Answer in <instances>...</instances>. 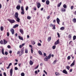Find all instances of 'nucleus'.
Returning <instances> with one entry per match:
<instances>
[{"label":"nucleus","instance_id":"nucleus-1","mask_svg":"<svg viewBox=\"0 0 76 76\" xmlns=\"http://www.w3.org/2000/svg\"><path fill=\"white\" fill-rule=\"evenodd\" d=\"M18 16L19 14H18V12H16L15 15V19L18 22H20V19L19 18Z\"/></svg>","mask_w":76,"mask_h":76},{"label":"nucleus","instance_id":"nucleus-2","mask_svg":"<svg viewBox=\"0 0 76 76\" xmlns=\"http://www.w3.org/2000/svg\"><path fill=\"white\" fill-rule=\"evenodd\" d=\"M7 41L5 39H4L3 41L2 40H1L0 41V43L1 44L5 45V44H6L7 43Z\"/></svg>","mask_w":76,"mask_h":76},{"label":"nucleus","instance_id":"nucleus-3","mask_svg":"<svg viewBox=\"0 0 76 76\" xmlns=\"http://www.w3.org/2000/svg\"><path fill=\"white\" fill-rule=\"evenodd\" d=\"M7 20L10 22L11 23H15V20H14L13 19H7Z\"/></svg>","mask_w":76,"mask_h":76},{"label":"nucleus","instance_id":"nucleus-4","mask_svg":"<svg viewBox=\"0 0 76 76\" xmlns=\"http://www.w3.org/2000/svg\"><path fill=\"white\" fill-rule=\"evenodd\" d=\"M21 10L22 12H21V15H24L25 14V11H24V9H23V6L21 7Z\"/></svg>","mask_w":76,"mask_h":76},{"label":"nucleus","instance_id":"nucleus-5","mask_svg":"<svg viewBox=\"0 0 76 76\" xmlns=\"http://www.w3.org/2000/svg\"><path fill=\"white\" fill-rule=\"evenodd\" d=\"M20 52L21 53H20L19 54L20 57V56H22V54H23L24 53V48H22Z\"/></svg>","mask_w":76,"mask_h":76},{"label":"nucleus","instance_id":"nucleus-6","mask_svg":"<svg viewBox=\"0 0 76 76\" xmlns=\"http://www.w3.org/2000/svg\"><path fill=\"white\" fill-rule=\"evenodd\" d=\"M10 75L11 76H12V75L13 74V69L11 68L10 69Z\"/></svg>","mask_w":76,"mask_h":76},{"label":"nucleus","instance_id":"nucleus-7","mask_svg":"<svg viewBox=\"0 0 76 76\" xmlns=\"http://www.w3.org/2000/svg\"><path fill=\"white\" fill-rule=\"evenodd\" d=\"M59 40V39H58L54 43L55 45H58V44L60 43Z\"/></svg>","mask_w":76,"mask_h":76},{"label":"nucleus","instance_id":"nucleus-8","mask_svg":"<svg viewBox=\"0 0 76 76\" xmlns=\"http://www.w3.org/2000/svg\"><path fill=\"white\" fill-rule=\"evenodd\" d=\"M37 8L38 9L39 8V7H41V4H40V3H38V2L37 3Z\"/></svg>","mask_w":76,"mask_h":76},{"label":"nucleus","instance_id":"nucleus-9","mask_svg":"<svg viewBox=\"0 0 76 76\" xmlns=\"http://www.w3.org/2000/svg\"><path fill=\"white\" fill-rule=\"evenodd\" d=\"M48 59H49V58L48 57V56H46V58L44 59V60L45 61H48Z\"/></svg>","mask_w":76,"mask_h":76},{"label":"nucleus","instance_id":"nucleus-10","mask_svg":"<svg viewBox=\"0 0 76 76\" xmlns=\"http://www.w3.org/2000/svg\"><path fill=\"white\" fill-rule=\"evenodd\" d=\"M56 21L57 23L59 25H60V19L58 18H57L56 19Z\"/></svg>","mask_w":76,"mask_h":76},{"label":"nucleus","instance_id":"nucleus-11","mask_svg":"<svg viewBox=\"0 0 76 76\" xmlns=\"http://www.w3.org/2000/svg\"><path fill=\"white\" fill-rule=\"evenodd\" d=\"M17 10H19L20 9V6L19 5H18L16 7Z\"/></svg>","mask_w":76,"mask_h":76},{"label":"nucleus","instance_id":"nucleus-12","mask_svg":"<svg viewBox=\"0 0 76 76\" xmlns=\"http://www.w3.org/2000/svg\"><path fill=\"white\" fill-rule=\"evenodd\" d=\"M11 32H12V35H13V34H14V33H15V30H14V29L13 28H11Z\"/></svg>","mask_w":76,"mask_h":76},{"label":"nucleus","instance_id":"nucleus-13","mask_svg":"<svg viewBox=\"0 0 76 76\" xmlns=\"http://www.w3.org/2000/svg\"><path fill=\"white\" fill-rule=\"evenodd\" d=\"M18 38L19 39L22 40V41H23V37H21V36H18Z\"/></svg>","mask_w":76,"mask_h":76},{"label":"nucleus","instance_id":"nucleus-14","mask_svg":"<svg viewBox=\"0 0 76 76\" xmlns=\"http://www.w3.org/2000/svg\"><path fill=\"white\" fill-rule=\"evenodd\" d=\"M75 60H74L72 63L70 65L71 67H72V66H74L75 65Z\"/></svg>","mask_w":76,"mask_h":76},{"label":"nucleus","instance_id":"nucleus-15","mask_svg":"<svg viewBox=\"0 0 76 76\" xmlns=\"http://www.w3.org/2000/svg\"><path fill=\"white\" fill-rule=\"evenodd\" d=\"M63 72L65 74H67V72L66 71V69H64L63 71Z\"/></svg>","mask_w":76,"mask_h":76},{"label":"nucleus","instance_id":"nucleus-16","mask_svg":"<svg viewBox=\"0 0 76 76\" xmlns=\"http://www.w3.org/2000/svg\"><path fill=\"white\" fill-rule=\"evenodd\" d=\"M19 26V25L15 24L14 26H13V28H16Z\"/></svg>","mask_w":76,"mask_h":76},{"label":"nucleus","instance_id":"nucleus-17","mask_svg":"<svg viewBox=\"0 0 76 76\" xmlns=\"http://www.w3.org/2000/svg\"><path fill=\"white\" fill-rule=\"evenodd\" d=\"M20 32L22 34H23V30L21 29H20Z\"/></svg>","mask_w":76,"mask_h":76},{"label":"nucleus","instance_id":"nucleus-18","mask_svg":"<svg viewBox=\"0 0 76 76\" xmlns=\"http://www.w3.org/2000/svg\"><path fill=\"white\" fill-rule=\"evenodd\" d=\"M46 3L47 5H48L50 4V1L48 0H47L46 2Z\"/></svg>","mask_w":76,"mask_h":76},{"label":"nucleus","instance_id":"nucleus-19","mask_svg":"<svg viewBox=\"0 0 76 76\" xmlns=\"http://www.w3.org/2000/svg\"><path fill=\"white\" fill-rule=\"evenodd\" d=\"M61 12H66V9H64V8H62L61 10Z\"/></svg>","mask_w":76,"mask_h":76},{"label":"nucleus","instance_id":"nucleus-20","mask_svg":"<svg viewBox=\"0 0 76 76\" xmlns=\"http://www.w3.org/2000/svg\"><path fill=\"white\" fill-rule=\"evenodd\" d=\"M1 53H2V54H3V55H5L4 53V48H2V49Z\"/></svg>","mask_w":76,"mask_h":76},{"label":"nucleus","instance_id":"nucleus-21","mask_svg":"<svg viewBox=\"0 0 76 76\" xmlns=\"http://www.w3.org/2000/svg\"><path fill=\"white\" fill-rule=\"evenodd\" d=\"M61 2L59 3V4H58L57 5V7H60V6H61Z\"/></svg>","mask_w":76,"mask_h":76},{"label":"nucleus","instance_id":"nucleus-22","mask_svg":"<svg viewBox=\"0 0 76 76\" xmlns=\"http://www.w3.org/2000/svg\"><path fill=\"white\" fill-rule=\"evenodd\" d=\"M31 42L32 44L33 45H34V44H35V41H31Z\"/></svg>","mask_w":76,"mask_h":76},{"label":"nucleus","instance_id":"nucleus-23","mask_svg":"<svg viewBox=\"0 0 76 76\" xmlns=\"http://www.w3.org/2000/svg\"><path fill=\"white\" fill-rule=\"evenodd\" d=\"M51 53H50L48 57L49 59H50L51 58Z\"/></svg>","mask_w":76,"mask_h":76},{"label":"nucleus","instance_id":"nucleus-24","mask_svg":"<svg viewBox=\"0 0 76 76\" xmlns=\"http://www.w3.org/2000/svg\"><path fill=\"white\" fill-rule=\"evenodd\" d=\"M29 64L30 65H32L33 64V62L32 61H30L29 62Z\"/></svg>","mask_w":76,"mask_h":76},{"label":"nucleus","instance_id":"nucleus-25","mask_svg":"<svg viewBox=\"0 0 76 76\" xmlns=\"http://www.w3.org/2000/svg\"><path fill=\"white\" fill-rule=\"evenodd\" d=\"M0 29L1 31H3V29H4V28L3 27V26H1V27Z\"/></svg>","mask_w":76,"mask_h":76},{"label":"nucleus","instance_id":"nucleus-26","mask_svg":"<svg viewBox=\"0 0 76 76\" xmlns=\"http://www.w3.org/2000/svg\"><path fill=\"white\" fill-rule=\"evenodd\" d=\"M63 7L64 8V9H66V8H67V6L66 4H64L63 5Z\"/></svg>","mask_w":76,"mask_h":76},{"label":"nucleus","instance_id":"nucleus-27","mask_svg":"<svg viewBox=\"0 0 76 76\" xmlns=\"http://www.w3.org/2000/svg\"><path fill=\"white\" fill-rule=\"evenodd\" d=\"M51 39V37H48V41L49 42L50 41V40Z\"/></svg>","mask_w":76,"mask_h":76},{"label":"nucleus","instance_id":"nucleus-28","mask_svg":"<svg viewBox=\"0 0 76 76\" xmlns=\"http://www.w3.org/2000/svg\"><path fill=\"white\" fill-rule=\"evenodd\" d=\"M73 22L74 23H76V18H73V20H72Z\"/></svg>","mask_w":76,"mask_h":76},{"label":"nucleus","instance_id":"nucleus-29","mask_svg":"<svg viewBox=\"0 0 76 76\" xmlns=\"http://www.w3.org/2000/svg\"><path fill=\"white\" fill-rule=\"evenodd\" d=\"M66 69H68V70H69L70 69V66H66Z\"/></svg>","mask_w":76,"mask_h":76},{"label":"nucleus","instance_id":"nucleus-30","mask_svg":"<svg viewBox=\"0 0 76 76\" xmlns=\"http://www.w3.org/2000/svg\"><path fill=\"white\" fill-rule=\"evenodd\" d=\"M76 39V36L75 35L73 37V40H75Z\"/></svg>","mask_w":76,"mask_h":76},{"label":"nucleus","instance_id":"nucleus-31","mask_svg":"<svg viewBox=\"0 0 76 76\" xmlns=\"http://www.w3.org/2000/svg\"><path fill=\"white\" fill-rule=\"evenodd\" d=\"M64 27H61L60 28V30H64Z\"/></svg>","mask_w":76,"mask_h":76},{"label":"nucleus","instance_id":"nucleus-32","mask_svg":"<svg viewBox=\"0 0 76 76\" xmlns=\"http://www.w3.org/2000/svg\"><path fill=\"white\" fill-rule=\"evenodd\" d=\"M27 19H28V20H30L31 19V17L29 16H28L27 17Z\"/></svg>","mask_w":76,"mask_h":76},{"label":"nucleus","instance_id":"nucleus-33","mask_svg":"<svg viewBox=\"0 0 76 76\" xmlns=\"http://www.w3.org/2000/svg\"><path fill=\"white\" fill-rule=\"evenodd\" d=\"M68 38H69V39H71L72 38V35L71 34L69 35L68 36Z\"/></svg>","mask_w":76,"mask_h":76},{"label":"nucleus","instance_id":"nucleus-34","mask_svg":"<svg viewBox=\"0 0 76 76\" xmlns=\"http://www.w3.org/2000/svg\"><path fill=\"white\" fill-rule=\"evenodd\" d=\"M56 46L55 45H54L52 47V48L53 50H54L56 48Z\"/></svg>","mask_w":76,"mask_h":76},{"label":"nucleus","instance_id":"nucleus-35","mask_svg":"<svg viewBox=\"0 0 76 76\" xmlns=\"http://www.w3.org/2000/svg\"><path fill=\"white\" fill-rule=\"evenodd\" d=\"M25 53H28V49H26L25 51Z\"/></svg>","mask_w":76,"mask_h":76},{"label":"nucleus","instance_id":"nucleus-36","mask_svg":"<svg viewBox=\"0 0 76 76\" xmlns=\"http://www.w3.org/2000/svg\"><path fill=\"white\" fill-rule=\"evenodd\" d=\"M39 54L40 55H42V52L41 51H39Z\"/></svg>","mask_w":76,"mask_h":76},{"label":"nucleus","instance_id":"nucleus-37","mask_svg":"<svg viewBox=\"0 0 76 76\" xmlns=\"http://www.w3.org/2000/svg\"><path fill=\"white\" fill-rule=\"evenodd\" d=\"M21 76H25V74L23 73H22L21 74Z\"/></svg>","mask_w":76,"mask_h":76},{"label":"nucleus","instance_id":"nucleus-38","mask_svg":"<svg viewBox=\"0 0 76 76\" xmlns=\"http://www.w3.org/2000/svg\"><path fill=\"white\" fill-rule=\"evenodd\" d=\"M49 26L50 27H53V25L52 24H50L49 25Z\"/></svg>","mask_w":76,"mask_h":76},{"label":"nucleus","instance_id":"nucleus-39","mask_svg":"<svg viewBox=\"0 0 76 76\" xmlns=\"http://www.w3.org/2000/svg\"><path fill=\"white\" fill-rule=\"evenodd\" d=\"M52 29H56V25H53V27Z\"/></svg>","mask_w":76,"mask_h":76},{"label":"nucleus","instance_id":"nucleus-40","mask_svg":"<svg viewBox=\"0 0 76 76\" xmlns=\"http://www.w3.org/2000/svg\"><path fill=\"white\" fill-rule=\"evenodd\" d=\"M74 7V6H72L71 7V10H73V9Z\"/></svg>","mask_w":76,"mask_h":76},{"label":"nucleus","instance_id":"nucleus-41","mask_svg":"<svg viewBox=\"0 0 76 76\" xmlns=\"http://www.w3.org/2000/svg\"><path fill=\"white\" fill-rule=\"evenodd\" d=\"M5 54L7 56L8 55V53L7 51H5Z\"/></svg>","mask_w":76,"mask_h":76},{"label":"nucleus","instance_id":"nucleus-42","mask_svg":"<svg viewBox=\"0 0 76 76\" xmlns=\"http://www.w3.org/2000/svg\"><path fill=\"white\" fill-rule=\"evenodd\" d=\"M7 37H9V35H10V34H9V33L8 32H7Z\"/></svg>","mask_w":76,"mask_h":76},{"label":"nucleus","instance_id":"nucleus-43","mask_svg":"<svg viewBox=\"0 0 76 76\" xmlns=\"http://www.w3.org/2000/svg\"><path fill=\"white\" fill-rule=\"evenodd\" d=\"M28 6H26V10H28Z\"/></svg>","mask_w":76,"mask_h":76},{"label":"nucleus","instance_id":"nucleus-44","mask_svg":"<svg viewBox=\"0 0 76 76\" xmlns=\"http://www.w3.org/2000/svg\"><path fill=\"white\" fill-rule=\"evenodd\" d=\"M37 45L38 46H41V44L39 43H38Z\"/></svg>","mask_w":76,"mask_h":76},{"label":"nucleus","instance_id":"nucleus-45","mask_svg":"<svg viewBox=\"0 0 76 76\" xmlns=\"http://www.w3.org/2000/svg\"><path fill=\"white\" fill-rule=\"evenodd\" d=\"M55 75H59V73L57 72H55Z\"/></svg>","mask_w":76,"mask_h":76},{"label":"nucleus","instance_id":"nucleus-46","mask_svg":"<svg viewBox=\"0 0 76 76\" xmlns=\"http://www.w3.org/2000/svg\"><path fill=\"white\" fill-rule=\"evenodd\" d=\"M15 70H18V68L17 67H15Z\"/></svg>","mask_w":76,"mask_h":76},{"label":"nucleus","instance_id":"nucleus-47","mask_svg":"<svg viewBox=\"0 0 76 76\" xmlns=\"http://www.w3.org/2000/svg\"><path fill=\"white\" fill-rule=\"evenodd\" d=\"M67 59L68 60H70V56H68Z\"/></svg>","mask_w":76,"mask_h":76},{"label":"nucleus","instance_id":"nucleus-48","mask_svg":"<svg viewBox=\"0 0 76 76\" xmlns=\"http://www.w3.org/2000/svg\"><path fill=\"white\" fill-rule=\"evenodd\" d=\"M71 57H72V58L73 59H74V58H75V57H74V56H73L72 55H71Z\"/></svg>","mask_w":76,"mask_h":76},{"label":"nucleus","instance_id":"nucleus-49","mask_svg":"<svg viewBox=\"0 0 76 76\" xmlns=\"http://www.w3.org/2000/svg\"><path fill=\"white\" fill-rule=\"evenodd\" d=\"M57 35H58V38H60V34L58 33H57Z\"/></svg>","mask_w":76,"mask_h":76},{"label":"nucleus","instance_id":"nucleus-50","mask_svg":"<svg viewBox=\"0 0 76 76\" xmlns=\"http://www.w3.org/2000/svg\"><path fill=\"white\" fill-rule=\"evenodd\" d=\"M3 74H4V76H7V75H6V74L5 73V72H4L3 73Z\"/></svg>","mask_w":76,"mask_h":76},{"label":"nucleus","instance_id":"nucleus-51","mask_svg":"<svg viewBox=\"0 0 76 76\" xmlns=\"http://www.w3.org/2000/svg\"><path fill=\"white\" fill-rule=\"evenodd\" d=\"M20 53V51H18V52L17 53V54H19Z\"/></svg>","mask_w":76,"mask_h":76},{"label":"nucleus","instance_id":"nucleus-52","mask_svg":"<svg viewBox=\"0 0 76 76\" xmlns=\"http://www.w3.org/2000/svg\"><path fill=\"white\" fill-rule=\"evenodd\" d=\"M44 73H45L46 74V75H47V72H45V70H44Z\"/></svg>","mask_w":76,"mask_h":76},{"label":"nucleus","instance_id":"nucleus-53","mask_svg":"<svg viewBox=\"0 0 76 76\" xmlns=\"http://www.w3.org/2000/svg\"><path fill=\"white\" fill-rule=\"evenodd\" d=\"M50 16H48V17H47V19L48 20L49 19H50Z\"/></svg>","mask_w":76,"mask_h":76},{"label":"nucleus","instance_id":"nucleus-54","mask_svg":"<svg viewBox=\"0 0 76 76\" xmlns=\"http://www.w3.org/2000/svg\"><path fill=\"white\" fill-rule=\"evenodd\" d=\"M31 53L32 54L33 53V49L31 48Z\"/></svg>","mask_w":76,"mask_h":76},{"label":"nucleus","instance_id":"nucleus-55","mask_svg":"<svg viewBox=\"0 0 76 76\" xmlns=\"http://www.w3.org/2000/svg\"><path fill=\"white\" fill-rule=\"evenodd\" d=\"M19 47L20 48H22V47H23V46H22V45H20L19 46Z\"/></svg>","mask_w":76,"mask_h":76},{"label":"nucleus","instance_id":"nucleus-56","mask_svg":"<svg viewBox=\"0 0 76 76\" xmlns=\"http://www.w3.org/2000/svg\"><path fill=\"white\" fill-rule=\"evenodd\" d=\"M46 0H42V2H43V3H44L45 1Z\"/></svg>","mask_w":76,"mask_h":76},{"label":"nucleus","instance_id":"nucleus-57","mask_svg":"<svg viewBox=\"0 0 76 76\" xmlns=\"http://www.w3.org/2000/svg\"><path fill=\"white\" fill-rule=\"evenodd\" d=\"M34 10H37V8L36 7H35L33 9Z\"/></svg>","mask_w":76,"mask_h":76},{"label":"nucleus","instance_id":"nucleus-58","mask_svg":"<svg viewBox=\"0 0 76 76\" xmlns=\"http://www.w3.org/2000/svg\"><path fill=\"white\" fill-rule=\"evenodd\" d=\"M11 47H10V45H8L7 46V48H10Z\"/></svg>","mask_w":76,"mask_h":76},{"label":"nucleus","instance_id":"nucleus-59","mask_svg":"<svg viewBox=\"0 0 76 76\" xmlns=\"http://www.w3.org/2000/svg\"><path fill=\"white\" fill-rule=\"evenodd\" d=\"M56 62H57V61L56 60H55L53 61V63H54V64H55V63H56Z\"/></svg>","mask_w":76,"mask_h":76},{"label":"nucleus","instance_id":"nucleus-60","mask_svg":"<svg viewBox=\"0 0 76 76\" xmlns=\"http://www.w3.org/2000/svg\"><path fill=\"white\" fill-rule=\"evenodd\" d=\"M35 73L36 74H38V72L37 71H35Z\"/></svg>","mask_w":76,"mask_h":76},{"label":"nucleus","instance_id":"nucleus-61","mask_svg":"<svg viewBox=\"0 0 76 76\" xmlns=\"http://www.w3.org/2000/svg\"><path fill=\"white\" fill-rule=\"evenodd\" d=\"M38 66H39V65H37V67H36L35 68V69H38Z\"/></svg>","mask_w":76,"mask_h":76},{"label":"nucleus","instance_id":"nucleus-62","mask_svg":"<svg viewBox=\"0 0 76 76\" xmlns=\"http://www.w3.org/2000/svg\"><path fill=\"white\" fill-rule=\"evenodd\" d=\"M12 64V63H10L9 64V66H11V65Z\"/></svg>","mask_w":76,"mask_h":76},{"label":"nucleus","instance_id":"nucleus-63","mask_svg":"<svg viewBox=\"0 0 76 76\" xmlns=\"http://www.w3.org/2000/svg\"><path fill=\"white\" fill-rule=\"evenodd\" d=\"M10 68V66H9V65H8V67H7V69H9Z\"/></svg>","mask_w":76,"mask_h":76},{"label":"nucleus","instance_id":"nucleus-64","mask_svg":"<svg viewBox=\"0 0 76 76\" xmlns=\"http://www.w3.org/2000/svg\"><path fill=\"white\" fill-rule=\"evenodd\" d=\"M74 14L76 15V11H75V12L74 13Z\"/></svg>","mask_w":76,"mask_h":76}]
</instances>
